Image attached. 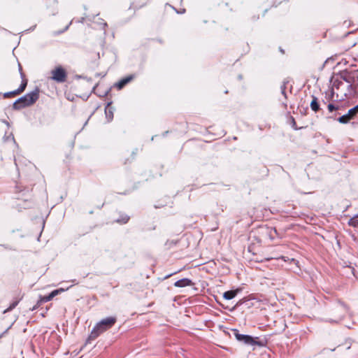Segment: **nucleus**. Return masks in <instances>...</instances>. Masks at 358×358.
Wrapping results in <instances>:
<instances>
[{
  "mask_svg": "<svg viewBox=\"0 0 358 358\" xmlns=\"http://www.w3.org/2000/svg\"><path fill=\"white\" fill-rule=\"evenodd\" d=\"M353 72L340 71L337 73V101H342L352 94Z\"/></svg>",
  "mask_w": 358,
  "mask_h": 358,
  "instance_id": "f257e3e1",
  "label": "nucleus"
},
{
  "mask_svg": "<svg viewBox=\"0 0 358 358\" xmlns=\"http://www.w3.org/2000/svg\"><path fill=\"white\" fill-rule=\"evenodd\" d=\"M115 317H108L99 322L92 329L88 341L96 339L99 335L110 329L116 322Z\"/></svg>",
  "mask_w": 358,
  "mask_h": 358,
  "instance_id": "f03ea898",
  "label": "nucleus"
},
{
  "mask_svg": "<svg viewBox=\"0 0 358 358\" xmlns=\"http://www.w3.org/2000/svg\"><path fill=\"white\" fill-rule=\"evenodd\" d=\"M39 97V90L36 89L30 93L17 99L13 105V109L20 110L34 104Z\"/></svg>",
  "mask_w": 358,
  "mask_h": 358,
  "instance_id": "7ed1b4c3",
  "label": "nucleus"
},
{
  "mask_svg": "<svg viewBox=\"0 0 358 358\" xmlns=\"http://www.w3.org/2000/svg\"><path fill=\"white\" fill-rule=\"evenodd\" d=\"M340 353L346 352L350 358H358V342L348 338L344 343L337 345Z\"/></svg>",
  "mask_w": 358,
  "mask_h": 358,
  "instance_id": "20e7f679",
  "label": "nucleus"
},
{
  "mask_svg": "<svg viewBox=\"0 0 358 358\" xmlns=\"http://www.w3.org/2000/svg\"><path fill=\"white\" fill-rule=\"evenodd\" d=\"M51 78L57 83H64L66 80L67 74L62 66H57L51 71Z\"/></svg>",
  "mask_w": 358,
  "mask_h": 358,
  "instance_id": "39448f33",
  "label": "nucleus"
},
{
  "mask_svg": "<svg viewBox=\"0 0 358 358\" xmlns=\"http://www.w3.org/2000/svg\"><path fill=\"white\" fill-rule=\"evenodd\" d=\"M358 113V104L350 108L346 114H344L337 118V121L341 123L346 124L352 119Z\"/></svg>",
  "mask_w": 358,
  "mask_h": 358,
  "instance_id": "423d86ee",
  "label": "nucleus"
},
{
  "mask_svg": "<svg viewBox=\"0 0 358 358\" xmlns=\"http://www.w3.org/2000/svg\"><path fill=\"white\" fill-rule=\"evenodd\" d=\"M236 338L238 341L243 342V343L249 345H259L260 343L256 341L254 338L249 335L241 334L238 333L235 334Z\"/></svg>",
  "mask_w": 358,
  "mask_h": 358,
  "instance_id": "0eeeda50",
  "label": "nucleus"
},
{
  "mask_svg": "<svg viewBox=\"0 0 358 358\" xmlns=\"http://www.w3.org/2000/svg\"><path fill=\"white\" fill-rule=\"evenodd\" d=\"M338 311L341 313L340 319L345 317L349 314L348 306L343 302L340 301H337V312Z\"/></svg>",
  "mask_w": 358,
  "mask_h": 358,
  "instance_id": "6e6552de",
  "label": "nucleus"
},
{
  "mask_svg": "<svg viewBox=\"0 0 358 358\" xmlns=\"http://www.w3.org/2000/svg\"><path fill=\"white\" fill-rule=\"evenodd\" d=\"M18 66H19V71L20 73V76H21L22 80V83H21L20 86L15 90H16V92L18 94H20V93L24 92V90H25L27 85V79L24 78V75L22 73V69L21 65L19 64Z\"/></svg>",
  "mask_w": 358,
  "mask_h": 358,
  "instance_id": "1a4fd4ad",
  "label": "nucleus"
},
{
  "mask_svg": "<svg viewBox=\"0 0 358 358\" xmlns=\"http://www.w3.org/2000/svg\"><path fill=\"white\" fill-rule=\"evenodd\" d=\"M192 281L189 278H182L180 280H177L174 285L177 287H185L187 286H192L193 285Z\"/></svg>",
  "mask_w": 358,
  "mask_h": 358,
  "instance_id": "9d476101",
  "label": "nucleus"
},
{
  "mask_svg": "<svg viewBox=\"0 0 358 358\" xmlns=\"http://www.w3.org/2000/svg\"><path fill=\"white\" fill-rule=\"evenodd\" d=\"M241 288H237L236 289L227 291L223 294V297L227 300H231L241 292Z\"/></svg>",
  "mask_w": 358,
  "mask_h": 358,
  "instance_id": "9b49d317",
  "label": "nucleus"
},
{
  "mask_svg": "<svg viewBox=\"0 0 358 358\" xmlns=\"http://www.w3.org/2000/svg\"><path fill=\"white\" fill-rule=\"evenodd\" d=\"M110 104L111 103H108L105 108L106 117L108 122L113 118V108L110 106Z\"/></svg>",
  "mask_w": 358,
  "mask_h": 358,
  "instance_id": "f8f14e48",
  "label": "nucleus"
},
{
  "mask_svg": "<svg viewBox=\"0 0 358 358\" xmlns=\"http://www.w3.org/2000/svg\"><path fill=\"white\" fill-rule=\"evenodd\" d=\"M133 79L132 76H129L128 77H126L123 79H122L120 81H119L116 85L119 89L122 88L126 84L129 83Z\"/></svg>",
  "mask_w": 358,
  "mask_h": 358,
  "instance_id": "ddd939ff",
  "label": "nucleus"
},
{
  "mask_svg": "<svg viewBox=\"0 0 358 358\" xmlns=\"http://www.w3.org/2000/svg\"><path fill=\"white\" fill-rule=\"evenodd\" d=\"M310 108L315 112H317L320 109V105L318 103L317 99L315 96H313V100L310 103Z\"/></svg>",
  "mask_w": 358,
  "mask_h": 358,
  "instance_id": "4468645a",
  "label": "nucleus"
},
{
  "mask_svg": "<svg viewBox=\"0 0 358 358\" xmlns=\"http://www.w3.org/2000/svg\"><path fill=\"white\" fill-rule=\"evenodd\" d=\"M349 225L358 228V217L357 214L355 215L353 217L350 218L348 222Z\"/></svg>",
  "mask_w": 358,
  "mask_h": 358,
  "instance_id": "2eb2a0df",
  "label": "nucleus"
},
{
  "mask_svg": "<svg viewBox=\"0 0 358 358\" xmlns=\"http://www.w3.org/2000/svg\"><path fill=\"white\" fill-rule=\"evenodd\" d=\"M349 262H343V264L340 263V264L342 266V267L343 268H347L349 271V273L351 275H354V271H355V269L354 268H352Z\"/></svg>",
  "mask_w": 358,
  "mask_h": 358,
  "instance_id": "dca6fc26",
  "label": "nucleus"
},
{
  "mask_svg": "<svg viewBox=\"0 0 358 358\" xmlns=\"http://www.w3.org/2000/svg\"><path fill=\"white\" fill-rule=\"evenodd\" d=\"M129 220V217L127 215H121L118 219H117L116 222L121 224L127 223Z\"/></svg>",
  "mask_w": 358,
  "mask_h": 358,
  "instance_id": "f3484780",
  "label": "nucleus"
},
{
  "mask_svg": "<svg viewBox=\"0 0 358 358\" xmlns=\"http://www.w3.org/2000/svg\"><path fill=\"white\" fill-rule=\"evenodd\" d=\"M52 299H53V297L52 296V295L50 294H49L47 296H44L41 297V299L39 300V301L38 302V304L40 303L48 302V301L52 300Z\"/></svg>",
  "mask_w": 358,
  "mask_h": 358,
  "instance_id": "a211bd4d",
  "label": "nucleus"
},
{
  "mask_svg": "<svg viewBox=\"0 0 358 358\" xmlns=\"http://www.w3.org/2000/svg\"><path fill=\"white\" fill-rule=\"evenodd\" d=\"M334 73H333V74H332V76H331V78H330V80H329L330 83H331V85H332V87H331V96H334V86H335V85H336V81H334V80H334Z\"/></svg>",
  "mask_w": 358,
  "mask_h": 358,
  "instance_id": "6ab92c4d",
  "label": "nucleus"
},
{
  "mask_svg": "<svg viewBox=\"0 0 358 358\" xmlns=\"http://www.w3.org/2000/svg\"><path fill=\"white\" fill-rule=\"evenodd\" d=\"M18 94L16 92V90H14V91H12V92H6L3 94V96L5 98H9L11 96H15V95H17Z\"/></svg>",
  "mask_w": 358,
  "mask_h": 358,
  "instance_id": "aec40b11",
  "label": "nucleus"
},
{
  "mask_svg": "<svg viewBox=\"0 0 358 358\" xmlns=\"http://www.w3.org/2000/svg\"><path fill=\"white\" fill-rule=\"evenodd\" d=\"M17 304H18V301H15L13 302L9 306V307L5 310V312L10 311L11 310L15 308L17 306Z\"/></svg>",
  "mask_w": 358,
  "mask_h": 358,
  "instance_id": "412c9836",
  "label": "nucleus"
},
{
  "mask_svg": "<svg viewBox=\"0 0 358 358\" xmlns=\"http://www.w3.org/2000/svg\"><path fill=\"white\" fill-rule=\"evenodd\" d=\"M280 90H281V93L285 97L287 98V94H286V92H285V90H286V83L284 82L282 83V85L280 86Z\"/></svg>",
  "mask_w": 358,
  "mask_h": 358,
  "instance_id": "4be33fe9",
  "label": "nucleus"
},
{
  "mask_svg": "<svg viewBox=\"0 0 358 358\" xmlns=\"http://www.w3.org/2000/svg\"><path fill=\"white\" fill-rule=\"evenodd\" d=\"M327 108L330 113L333 112L334 110H336V106L333 103H330L327 106Z\"/></svg>",
  "mask_w": 358,
  "mask_h": 358,
  "instance_id": "5701e85b",
  "label": "nucleus"
},
{
  "mask_svg": "<svg viewBox=\"0 0 358 358\" xmlns=\"http://www.w3.org/2000/svg\"><path fill=\"white\" fill-rule=\"evenodd\" d=\"M64 289H55L54 291H52L51 293H50L52 296L54 298L55 296H57L59 292H63Z\"/></svg>",
  "mask_w": 358,
  "mask_h": 358,
  "instance_id": "b1692460",
  "label": "nucleus"
},
{
  "mask_svg": "<svg viewBox=\"0 0 358 358\" xmlns=\"http://www.w3.org/2000/svg\"><path fill=\"white\" fill-rule=\"evenodd\" d=\"M9 138H10L14 143H15V138H14V136H13V134H10L9 136H8L6 137L5 136L4 137V141H8Z\"/></svg>",
  "mask_w": 358,
  "mask_h": 358,
  "instance_id": "393cba45",
  "label": "nucleus"
},
{
  "mask_svg": "<svg viewBox=\"0 0 358 358\" xmlns=\"http://www.w3.org/2000/svg\"><path fill=\"white\" fill-rule=\"evenodd\" d=\"M70 24H71V23L65 27V29H64V31L68 29V28H69V25H70ZM62 32H63V31H61V33H62Z\"/></svg>",
  "mask_w": 358,
  "mask_h": 358,
  "instance_id": "a878e982",
  "label": "nucleus"
},
{
  "mask_svg": "<svg viewBox=\"0 0 358 358\" xmlns=\"http://www.w3.org/2000/svg\"><path fill=\"white\" fill-rule=\"evenodd\" d=\"M331 59H332L331 58H329V59H327L326 60V62H325V64H327V63L329 62Z\"/></svg>",
  "mask_w": 358,
  "mask_h": 358,
  "instance_id": "bb28decb",
  "label": "nucleus"
},
{
  "mask_svg": "<svg viewBox=\"0 0 358 358\" xmlns=\"http://www.w3.org/2000/svg\"><path fill=\"white\" fill-rule=\"evenodd\" d=\"M341 64V62H337V66Z\"/></svg>",
  "mask_w": 358,
  "mask_h": 358,
  "instance_id": "cd10ccee",
  "label": "nucleus"
},
{
  "mask_svg": "<svg viewBox=\"0 0 358 358\" xmlns=\"http://www.w3.org/2000/svg\"><path fill=\"white\" fill-rule=\"evenodd\" d=\"M273 231H274V232H275V233H276V232H277V231H276V229H273Z\"/></svg>",
  "mask_w": 358,
  "mask_h": 358,
  "instance_id": "c85d7f7f",
  "label": "nucleus"
},
{
  "mask_svg": "<svg viewBox=\"0 0 358 358\" xmlns=\"http://www.w3.org/2000/svg\"><path fill=\"white\" fill-rule=\"evenodd\" d=\"M280 51L283 53L284 50L282 49H280Z\"/></svg>",
  "mask_w": 358,
  "mask_h": 358,
  "instance_id": "c756f323",
  "label": "nucleus"
},
{
  "mask_svg": "<svg viewBox=\"0 0 358 358\" xmlns=\"http://www.w3.org/2000/svg\"><path fill=\"white\" fill-rule=\"evenodd\" d=\"M238 78L241 79V78H242V76H238Z\"/></svg>",
  "mask_w": 358,
  "mask_h": 358,
  "instance_id": "7c9ffc66",
  "label": "nucleus"
},
{
  "mask_svg": "<svg viewBox=\"0 0 358 358\" xmlns=\"http://www.w3.org/2000/svg\"><path fill=\"white\" fill-rule=\"evenodd\" d=\"M357 217H358V214H357Z\"/></svg>",
  "mask_w": 358,
  "mask_h": 358,
  "instance_id": "2f4dec72",
  "label": "nucleus"
}]
</instances>
